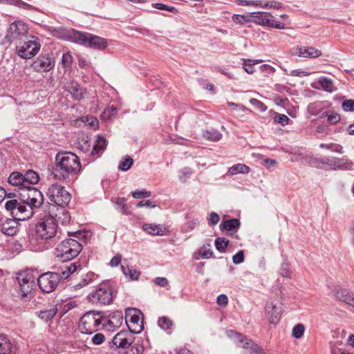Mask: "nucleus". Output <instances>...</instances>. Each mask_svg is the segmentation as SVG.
<instances>
[{
    "label": "nucleus",
    "mask_w": 354,
    "mask_h": 354,
    "mask_svg": "<svg viewBox=\"0 0 354 354\" xmlns=\"http://www.w3.org/2000/svg\"><path fill=\"white\" fill-rule=\"evenodd\" d=\"M73 61V58L69 52L64 53L62 57V65L64 68H70Z\"/></svg>",
    "instance_id": "09e8293b"
},
{
    "label": "nucleus",
    "mask_w": 354,
    "mask_h": 354,
    "mask_svg": "<svg viewBox=\"0 0 354 354\" xmlns=\"http://www.w3.org/2000/svg\"><path fill=\"white\" fill-rule=\"evenodd\" d=\"M57 221L50 214L44 215L35 225L36 236L41 241L53 239L57 236Z\"/></svg>",
    "instance_id": "7ed1b4c3"
},
{
    "label": "nucleus",
    "mask_w": 354,
    "mask_h": 354,
    "mask_svg": "<svg viewBox=\"0 0 354 354\" xmlns=\"http://www.w3.org/2000/svg\"><path fill=\"white\" fill-rule=\"evenodd\" d=\"M134 333L129 330H122L113 338V344L118 348H128L135 340Z\"/></svg>",
    "instance_id": "a211bd4d"
},
{
    "label": "nucleus",
    "mask_w": 354,
    "mask_h": 354,
    "mask_svg": "<svg viewBox=\"0 0 354 354\" xmlns=\"http://www.w3.org/2000/svg\"><path fill=\"white\" fill-rule=\"evenodd\" d=\"M240 222L237 218H232L225 221L220 225L221 228H223L228 231H232L239 227Z\"/></svg>",
    "instance_id": "f704fd0d"
},
{
    "label": "nucleus",
    "mask_w": 354,
    "mask_h": 354,
    "mask_svg": "<svg viewBox=\"0 0 354 354\" xmlns=\"http://www.w3.org/2000/svg\"><path fill=\"white\" fill-rule=\"evenodd\" d=\"M19 193L20 201L31 206V207L38 208L44 202L42 193L35 187L24 188Z\"/></svg>",
    "instance_id": "9d476101"
},
{
    "label": "nucleus",
    "mask_w": 354,
    "mask_h": 354,
    "mask_svg": "<svg viewBox=\"0 0 354 354\" xmlns=\"http://www.w3.org/2000/svg\"><path fill=\"white\" fill-rule=\"evenodd\" d=\"M193 171L189 167H184L180 170V174L178 178L181 183H185L187 180L191 176Z\"/></svg>",
    "instance_id": "864d4df0"
},
{
    "label": "nucleus",
    "mask_w": 354,
    "mask_h": 354,
    "mask_svg": "<svg viewBox=\"0 0 354 354\" xmlns=\"http://www.w3.org/2000/svg\"><path fill=\"white\" fill-rule=\"evenodd\" d=\"M4 3L22 8L26 10H32L33 8L32 6L21 0H5Z\"/></svg>",
    "instance_id": "a19ab883"
},
{
    "label": "nucleus",
    "mask_w": 354,
    "mask_h": 354,
    "mask_svg": "<svg viewBox=\"0 0 354 354\" xmlns=\"http://www.w3.org/2000/svg\"><path fill=\"white\" fill-rule=\"evenodd\" d=\"M131 195L134 198H147L151 195V192L150 191L147 190H136L135 192H131Z\"/></svg>",
    "instance_id": "bf43d9fd"
},
{
    "label": "nucleus",
    "mask_w": 354,
    "mask_h": 354,
    "mask_svg": "<svg viewBox=\"0 0 354 354\" xmlns=\"http://www.w3.org/2000/svg\"><path fill=\"white\" fill-rule=\"evenodd\" d=\"M40 47L38 38L30 36L27 41L16 46V51L21 58L30 59L39 52Z\"/></svg>",
    "instance_id": "1a4fd4ad"
},
{
    "label": "nucleus",
    "mask_w": 354,
    "mask_h": 354,
    "mask_svg": "<svg viewBox=\"0 0 354 354\" xmlns=\"http://www.w3.org/2000/svg\"><path fill=\"white\" fill-rule=\"evenodd\" d=\"M88 299L93 304H109L113 299L112 290L109 285L102 283L88 295Z\"/></svg>",
    "instance_id": "6e6552de"
},
{
    "label": "nucleus",
    "mask_w": 354,
    "mask_h": 354,
    "mask_svg": "<svg viewBox=\"0 0 354 354\" xmlns=\"http://www.w3.org/2000/svg\"><path fill=\"white\" fill-rule=\"evenodd\" d=\"M106 147V140L104 138L98 136L95 142L91 151V155H99L102 153Z\"/></svg>",
    "instance_id": "c756f323"
},
{
    "label": "nucleus",
    "mask_w": 354,
    "mask_h": 354,
    "mask_svg": "<svg viewBox=\"0 0 354 354\" xmlns=\"http://www.w3.org/2000/svg\"><path fill=\"white\" fill-rule=\"evenodd\" d=\"M337 169L351 170L354 169V162L347 158H339Z\"/></svg>",
    "instance_id": "4c0bfd02"
},
{
    "label": "nucleus",
    "mask_w": 354,
    "mask_h": 354,
    "mask_svg": "<svg viewBox=\"0 0 354 354\" xmlns=\"http://www.w3.org/2000/svg\"><path fill=\"white\" fill-rule=\"evenodd\" d=\"M319 83L324 91L328 92L333 91V82L329 78L322 77L319 80Z\"/></svg>",
    "instance_id": "8fccbe9b"
},
{
    "label": "nucleus",
    "mask_w": 354,
    "mask_h": 354,
    "mask_svg": "<svg viewBox=\"0 0 354 354\" xmlns=\"http://www.w3.org/2000/svg\"><path fill=\"white\" fill-rule=\"evenodd\" d=\"M260 60L246 59L243 62V68L248 74H252L254 72L253 66L256 64L259 63Z\"/></svg>",
    "instance_id": "de8ad7c7"
},
{
    "label": "nucleus",
    "mask_w": 354,
    "mask_h": 354,
    "mask_svg": "<svg viewBox=\"0 0 354 354\" xmlns=\"http://www.w3.org/2000/svg\"><path fill=\"white\" fill-rule=\"evenodd\" d=\"M297 55L305 58H317L322 55L320 50L313 46H300L297 48Z\"/></svg>",
    "instance_id": "5701e85b"
},
{
    "label": "nucleus",
    "mask_w": 354,
    "mask_h": 354,
    "mask_svg": "<svg viewBox=\"0 0 354 354\" xmlns=\"http://www.w3.org/2000/svg\"><path fill=\"white\" fill-rule=\"evenodd\" d=\"M122 322V314L121 312L114 313L111 315L109 324L113 327H118Z\"/></svg>",
    "instance_id": "58836bf2"
},
{
    "label": "nucleus",
    "mask_w": 354,
    "mask_h": 354,
    "mask_svg": "<svg viewBox=\"0 0 354 354\" xmlns=\"http://www.w3.org/2000/svg\"><path fill=\"white\" fill-rule=\"evenodd\" d=\"M244 261V252L243 250L239 251L232 257V261L234 264H240Z\"/></svg>",
    "instance_id": "0e129e2a"
},
{
    "label": "nucleus",
    "mask_w": 354,
    "mask_h": 354,
    "mask_svg": "<svg viewBox=\"0 0 354 354\" xmlns=\"http://www.w3.org/2000/svg\"><path fill=\"white\" fill-rule=\"evenodd\" d=\"M62 37L68 41L97 50H104L107 46V41L105 39L73 29L65 30Z\"/></svg>",
    "instance_id": "f03ea898"
},
{
    "label": "nucleus",
    "mask_w": 354,
    "mask_h": 354,
    "mask_svg": "<svg viewBox=\"0 0 354 354\" xmlns=\"http://www.w3.org/2000/svg\"><path fill=\"white\" fill-rule=\"evenodd\" d=\"M280 274L283 277L289 278L291 276V272L290 270L289 263L287 262H283L280 268Z\"/></svg>",
    "instance_id": "13d9d810"
},
{
    "label": "nucleus",
    "mask_w": 354,
    "mask_h": 354,
    "mask_svg": "<svg viewBox=\"0 0 354 354\" xmlns=\"http://www.w3.org/2000/svg\"><path fill=\"white\" fill-rule=\"evenodd\" d=\"M142 228L145 232L151 235L162 236L165 234V229L162 228L160 225L145 224Z\"/></svg>",
    "instance_id": "c85d7f7f"
},
{
    "label": "nucleus",
    "mask_w": 354,
    "mask_h": 354,
    "mask_svg": "<svg viewBox=\"0 0 354 354\" xmlns=\"http://www.w3.org/2000/svg\"><path fill=\"white\" fill-rule=\"evenodd\" d=\"M237 340L242 344V347L250 349V354H263L261 348L250 339L243 337L240 333H236ZM244 354H248L245 353Z\"/></svg>",
    "instance_id": "412c9836"
},
{
    "label": "nucleus",
    "mask_w": 354,
    "mask_h": 354,
    "mask_svg": "<svg viewBox=\"0 0 354 354\" xmlns=\"http://www.w3.org/2000/svg\"><path fill=\"white\" fill-rule=\"evenodd\" d=\"M203 137L209 141L218 142L222 138L223 135L218 130L212 129L204 131Z\"/></svg>",
    "instance_id": "2f4dec72"
},
{
    "label": "nucleus",
    "mask_w": 354,
    "mask_h": 354,
    "mask_svg": "<svg viewBox=\"0 0 354 354\" xmlns=\"http://www.w3.org/2000/svg\"><path fill=\"white\" fill-rule=\"evenodd\" d=\"M94 277L95 274L92 272H89L83 276L78 283L74 284L73 287L75 289L82 288L89 284L93 281Z\"/></svg>",
    "instance_id": "72a5a7b5"
},
{
    "label": "nucleus",
    "mask_w": 354,
    "mask_h": 354,
    "mask_svg": "<svg viewBox=\"0 0 354 354\" xmlns=\"http://www.w3.org/2000/svg\"><path fill=\"white\" fill-rule=\"evenodd\" d=\"M250 171V167L244 164H236L232 166L228 169V173L231 175L237 174H248Z\"/></svg>",
    "instance_id": "473e14b6"
},
{
    "label": "nucleus",
    "mask_w": 354,
    "mask_h": 354,
    "mask_svg": "<svg viewBox=\"0 0 354 354\" xmlns=\"http://www.w3.org/2000/svg\"><path fill=\"white\" fill-rule=\"evenodd\" d=\"M80 264L77 266L76 263H71L70 266H65L63 268L60 269V270H58L57 272H55L57 274L59 277V282L61 280L66 279L68 278V277L75 272L77 267H80Z\"/></svg>",
    "instance_id": "a878e982"
},
{
    "label": "nucleus",
    "mask_w": 354,
    "mask_h": 354,
    "mask_svg": "<svg viewBox=\"0 0 354 354\" xmlns=\"http://www.w3.org/2000/svg\"><path fill=\"white\" fill-rule=\"evenodd\" d=\"M19 285L21 297H25L30 292L35 284V278L31 273L21 272L17 277Z\"/></svg>",
    "instance_id": "f3484780"
},
{
    "label": "nucleus",
    "mask_w": 354,
    "mask_h": 354,
    "mask_svg": "<svg viewBox=\"0 0 354 354\" xmlns=\"http://www.w3.org/2000/svg\"><path fill=\"white\" fill-rule=\"evenodd\" d=\"M57 309L56 307H53L48 310H40L36 313L37 315L44 322H48L52 319L57 314Z\"/></svg>",
    "instance_id": "7c9ffc66"
},
{
    "label": "nucleus",
    "mask_w": 354,
    "mask_h": 354,
    "mask_svg": "<svg viewBox=\"0 0 354 354\" xmlns=\"http://www.w3.org/2000/svg\"><path fill=\"white\" fill-rule=\"evenodd\" d=\"M5 207L6 210L11 212L14 218L19 221L29 219L34 214L33 208L20 200L19 201L16 199L8 201Z\"/></svg>",
    "instance_id": "423d86ee"
},
{
    "label": "nucleus",
    "mask_w": 354,
    "mask_h": 354,
    "mask_svg": "<svg viewBox=\"0 0 354 354\" xmlns=\"http://www.w3.org/2000/svg\"><path fill=\"white\" fill-rule=\"evenodd\" d=\"M126 322L129 330L138 334L144 328L143 315L140 310L136 308H129L126 312Z\"/></svg>",
    "instance_id": "f8f14e48"
},
{
    "label": "nucleus",
    "mask_w": 354,
    "mask_h": 354,
    "mask_svg": "<svg viewBox=\"0 0 354 354\" xmlns=\"http://www.w3.org/2000/svg\"><path fill=\"white\" fill-rule=\"evenodd\" d=\"M80 243L73 239L62 241L55 248V255L61 261H68L75 258L82 251Z\"/></svg>",
    "instance_id": "20e7f679"
},
{
    "label": "nucleus",
    "mask_w": 354,
    "mask_h": 354,
    "mask_svg": "<svg viewBox=\"0 0 354 354\" xmlns=\"http://www.w3.org/2000/svg\"><path fill=\"white\" fill-rule=\"evenodd\" d=\"M58 221H59L63 225L68 223L71 221V216L68 211L64 209H61L59 214H56Z\"/></svg>",
    "instance_id": "3c124183"
},
{
    "label": "nucleus",
    "mask_w": 354,
    "mask_h": 354,
    "mask_svg": "<svg viewBox=\"0 0 354 354\" xmlns=\"http://www.w3.org/2000/svg\"><path fill=\"white\" fill-rule=\"evenodd\" d=\"M335 296L339 301L345 303L352 307L354 304V292L344 288L335 290Z\"/></svg>",
    "instance_id": "b1692460"
},
{
    "label": "nucleus",
    "mask_w": 354,
    "mask_h": 354,
    "mask_svg": "<svg viewBox=\"0 0 354 354\" xmlns=\"http://www.w3.org/2000/svg\"><path fill=\"white\" fill-rule=\"evenodd\" d=\"M105 340V337L102 333H97L92 337V342L94 344L99 345L103 343Z\"/></svg>",
    "instance_id": "338daca9"
},
{
    "label": "nucleus",
    "mask_w": 354,
    "mask_h": 354,
    "mask_svg": "<svg viewBox=\"0 0 354 354\" xmlns=\"http://www.w3.org/2000/svg\"><path fill=\"white\" fill-rule=\"evenodd\" d=\"M200 253L203 258H205V259L210 258L213 254V252L211 250V245L210 244L204 245L203 246V248H201V250H200Z\"/></svg>",
    "instance_id": "4d7b16f0"
},
{
    "label": "nucleus",
    "mask_w": 354,
    "mask_h": 354,
    "mask_svg": "<svg viewBox=\"0 0 354 354\" xmlns=\"http://www.w3.org/2000/svg\"><path fill=\"white\" fill-rule=\"evenodd\" d=\"M102 315L100 312L89 311L81 317L79 330L84 334H92L98 330L102 324Z\"/></svg>",
    "instance_id": "0eeeda50"
},
{
    "label": "nucleus",
    "mask_w": 354,
    "mask_h": 354,
    "mask_svg": "<svg viewBox=\"0 0 354 354\" xmlns=\"http://www.w3.org/2000/svg\"><path fill=\"white\" fill-rule=\"evenodd\" d=\"M263 6H264V8H266V9H270V8L279 9L283 7V4H282V3H281L279 1H267L263 4Z\"/></svg>",
    "instance_id": "680f3d73"
},
{
    "label": "nucleus",
    "mask_w": 354,
    "mask_h": 354,
    "mask_svg": "<svg viewBox=\"0 0 354 354\" xmlns=\"http://www.w3.org/2000/svg\"><path fill=\"white\" fill-rule=\"evenodd\" d=\"M220 221L218 214L216 212H212L210 213L208 217V223L211 226L216 225Z\"/></svg>",
    "instance_id": "e2e57ef3"
},
{
    "label": "nucleus",
    "mask_w": 354,
    "mask_h": 354,
    "mask_svg": "<svg viewBox=\"0 0 354 354\" xmlns=\"http://www.w3.org/2000/svg\"><path fill=\"white\" fill-rule=\"evenodd\" d=\"M158 326L164 330H167L171 328L173 325L172 321L167 317H162L158 321Z\"/></svg>",
    "instance_id": "79ce46f5"
},
{
    "label": "nucleus",
    "mask_w": 354,
    "mask_h": 354,
    "mask_svg": "<svg viewBox=\"0 0 354 354\" xmlns=\"http://www.w3.org/2000/svg\"><path fill=\"white\" fill-rule=\"evenodd\" d=\"M55 160L53 175L57 179H66L71 175L77 174L81 170L80 160L75 153H59L57 154Z\"/></svg>",
    "instance_id": "f257e3e1"
},
{
    "label": "nucleus",
    "mask_w": 354,
    "mask_h": 354,
    "mask_svg": "<svg viewBox=\"0 0 354 354\" xmlns=\"http://www.w3.org/2000/svg\"><path fill=\"white\" fill-rule=\"evenodd\" d=\"M199 225V221L198 219H194L187 221L182 226V232H189L195 229Z\"/></svg>",
    "instance_id": "a18cd8bd"
},
{
    "label": "nucleus",
    "mask_w": 354,
    "mask_h": 354,
    "mask_svg": "<svg viewBox=\"0 0 354 354\" xmlns=\"http://www.w3.org/2000/svg\"><path fill=\"white\" fill-rule=\"evenodd\" d=\"M8 183L13 186L19 187L21 190L25 188L24 174L19 172H12L8 178Z\"/></svg>",
    "instance_id": "cd10ccee"
},
{
    "label": "nucleus",
    "mask_w": 354,
    "mask_h": 354,
    "mask_svg": "<svg viewBox=\"0 0 354 354\" xmlns=\"http://www.w3.org/2000/svg\"><path fill=\"white\" fill-rule=\"evenodd\" d=\"M152 7L161 10H167L174 14H178V10L174 6H169L162 3H155L152 4Z\"/></svg>",
    "instance_id": "37998d69"
},
{
    "label": "nucleus",
    "mask_w": 354,
    "mask_h": 354,
    "mask_svg": "<svg viewBox=\"0 0 354 354\" xmlns=\"http://www.w3.org/2000/svg\"><path fill=\"white\" fill-rule=\"evenodd\" d=\"M133 159L129 156H127L124 160H122L120 164H119V166H118V169L122 170V171H127L129 170L131 167L133 165Z\"/></svg>",
    "instance_id": "c03bdc74"
},
{
    "label": "nucleus",
    "mask_w": 354,
    "mask_h": 354,
    "mask_svg": "<svg viewBox=\"0 0 354 354\" xmlns=\"http://www.w3.org/2000/svg\"><path fill=\"white\" fill-rule=\"evenodd\" d=\"M274 121L282 126H285L288 124L290 119L284 114L277 113L274 118Z\"/></svg>",
    "instance_id": "6e6d98bb"
},
{
    "label": "nucleus",
    "mask_w": 354,
    "mask_h": 354,
    "mask_svg": "<svg viewBox=\"0 0 354 354\" xmlns=\"http://www.w3.org/2000/svg\"><path fill=\"white\" fill-rule=\"evenodd\" d=\"M305 327L302 324H296L292 330V335L296 339L301 338L304 333Z\"/></svg>",
    "instance_id": "49530a36"
},
{
    "label": "nucleus",
    "mask_w": 354,
    "mask_h": 354,
    "mask_svg": "<svg viewBox=\"0 0 354 354\" xmlns=\"http://www.w3.org/2000/svg\"><path fill=\"white\" fill-rule=\"evenodd\" d=\"M250 103L257 109L261 112H264L267 110V106L261 101L255 98H251Z\"/></svg>",
    "instance_id": "5fc2aeb1"
},
{
    "label": "nucleus",
    "mask_w": 354,
    "mask_h": 354,
    "mask_svg": "<svg viewBox=\"0 0 354 354\" xmlns=\"http://www.w3.org/2000/svg\"><path fill=\"white\" fill-rule=\"evenodd\" d=\"M342 108L345 111H354V100H347L344 101Z\"/></svg>",
    "instance_id": "69168bd1"
},
{
    "label": "nucleus",
    "mask_w": 354,
    "mask_h": 354,
    "mask_svg": "<svg viewBox=\"0 0 354 354\" xmlns=\"http://www.w3.org/2000/svg\"><path fill=\"white\" fill-rule=\"evenodd\" d=\"M37 283L43 292L49 293L57 287L59 283V277L54 272H46L39 277Z\"/></svg>",
    "instance_id": "4468645a"
},
{
    "label": "nucleus",
    "mask_w": 354,
    "mask_h": 354,
    "mask_svg": "<svg viewBox=\"0 0 354 354\" xmlns=\"http://www.w3.org/2000/svg\"><path fill=\"white\" fill-rule=\"evenodd\" d=\"M55 59L51 54L40 55L32 63V68L38 73H46L55 66Z\"/></svg>",
    "instance_id": "2eb2a0df"
},
{
    "label": "nucleus",
    "mask_w": 354,
    "mask_h": 354,
    "mask_svg": "<svg viewBox=\"0 0 354 354\" xmlns=\"http://www.w3.org/2000/svg\"><path fill=\"white\" fill-rule=\"evenodd\" d=\"M46 196L50 202L62 207L67 206L71 199V194L58 183H53L48 187Z\"/></svg>",
    "instance_id": "39448f33"
},
{
    "label": "nucleus",
    "mask_w": 354,
    "mask_h": 354,
    "mask_svg": "<svg viewBox=\"0 0 354 354\" xmlns=\"http://www.w3.org/2000/svg\"><path fill=\"white\" fill-rule=\"evenodd\" d=\"M28 26L22 21H15L11 23L7 30L6 39L9 42L21 40L28 34Z\"/></svg>",
    "instance_id": "ddd939ff"
},
{
    "label": "nucleus",
    "mask_w": 354,
    "mask_h": 354,
    "mask_svg": "<svg viewBox=\"0 0 354 354\" xmlns=\"http://www.w3.org/2000/svg\"><path fill=\"white\" fill-rule=\"evenodd\" d=\"M121 270L125 276H129L132 280H137L140 274V271L129 266H121Z\"/></svg>",
    "instance_id": "c9c22d12"
},
{
    "label": "nucleus",
    "mask_w": 354,
    "mask_h": 354,
    "mask_svg": "<svg viewBox=\"0 0 354 354\" xmlns=\"http://www.w3.org/2000/svg\"><path fill=\"white\" fill-rule=\"evenodd\" d=\"M17 218H6L0 226L1 232L8 236H14L18 232L19 222Z\"/></svg>",
    "instance_id": "aec40b11"
},
{
    "label": "nucleus",
    "mask_w": 354,
    "mask_h": 354,
    "mask_svg": "<svg viewBox=\"0 0 354 354\" xmlns=\"http://www.w3.org/2000/svg\"><path fill=\"white\" fill-rule=\"evenodd\" d=\"M66 90L70 93L72 97L75 100H81L87 97V91L81 87L77 82L71 81L66 85Z\"/></svg>",
    "instance_id": "6ab92c4d"
},
{
    "label": "nucleus",
    "mask_w": 354,
    "mask_h": 354,
    "mask_svg": "<svg viewBox=\"0 0 354 354\" xmlns=\"http://www.w3.org/2000/svg\"><path fill=\"white\" fill-rule=\"evenodd\" d=\"M17 350L15 344L3 334L0 335V354H15Z\"/></svg>",
    "instance_id": "4be33fe9"
},
{
    "label": "nucleus",
    "mask_w": 354,
    "mask_h": 354,
    "mask_svg": "<svg viewBox=\"0 0 354 354\" xmlns=\"http://www.w3.org/2000/svg\"><path fill=\"white\" fill-rule=\"evenodd\" d=\"M217 304L221 306H225L227 304L228 298L225 294L219 295L216 299Z\"/></svg>",
    "instance_id": "774afa93"
},
{
    "label": "nucleus",
    "mask_w": 354,
    "mask_h": 354,
    "mask_svg": "<svg viewBox=\"0 0 354 354\" xmlns=\"http://www.w3.org/2000/svg\"><path fill=\"white\" fill-rule=\"evenodd\" d=\"M339 158L324 157L318 160L317 167L323 169H337Z\"/></svg>",
    "instance_id": "393cba45"
},
{
    "label": "nucleus",
    "mask_w": 354,
    "mask_h": 354,
    "mask_svg": "<svg viewBox=\"0 0 354 354\" xmlns=\"http://www.w3.org/2000/svg\"><path fill=\"white\" fill-rule=\"evenodd\" d=\"M116 205L118 209H119L122 214H128L129 213L127 205L124 203V198H118L116 201Z\"/></svg>",
    "instance_id": "052dcab7"
},
{
    "label": "nucleus",
    "mask_w": 354,
    "mask_h": 354,
    "mask_svg": "<svg viewBox=\"0 0 354 354\" xmlns=\"http://www.w3.org/2000/svg\"><path fill=\"white\" fill-rule=\"evenodd\" d=\"M232 20L234 22L238 24H245L252 21L248 15H234L232 16Z\"/></svg>",
    "instance_id": "603ef678"
},
{
    "label": "nucleus",
    "mask_w": 354,
    "mask_h": 354,
    "mask_svg": "<svg viewBox=\"0 0 354 354\" xmlns=\"http://www.w3.org/2000/svg\"><path fill=\"white\" fill-rule=\"evenodd\" d=\"M282 314V307L272 299L268 300L265 305V316L267 320L272 324H277Z\"/></svg>",
    "instance_id": "dca6fc26"
},
{
    "label": "nucleus",
    "mask_w": 354,
    "mask_h": 354,
    "mask_svg": "<svg viewBox=\"0 0 354 354\" xmlns=\"http://www.w3.org/2000/svg\"><path fill=\"white\" fill-rule=\"evenodd\" d=\"M250 17H253L252 21L260 26L274 28L277 29H285L283 23L277 21L270 13L266 12H254L250 13Z\"/></svg>",
    "instance_id": "9b49d317"
},
{
    "label": "nucleus",
    "mask_w": 354,
    "mask_h": 354,
    "mask_svg": "<svg viewBox=\"0 0 354 354\" xmlns=\"http://www.w3.org/2000/svg\"><path fill=\"white\" fill-rule=\"evenodd\" d=\"M229 243V241L223 237H218L216 239L214 244L216 250L220 252H225V249L227 248Z\"/></svg>",
    "instance_id": "ea45409f"
},
{
    "label": "nucleus",
    "mask_w": 354,
    "mask_h": 354,
    "mask_svg": "<svg viewBox=\"0 0 354 354\" xmlns=\"http://www.w3.org/2000/svg\"><path fill=\"white\" fill-rule=\"evenodd\" d=\"M25 188L32 187V185H36L39 180V176L37 173L33 170L27 171L24 174Z\"/></svg>",
    "instance_id": "bb28decb"
},
{
    "label": "nucleus",
    "mask_w": 354,
    "mask_h": 354,
    "mask_svg": "<svg viewBox=\"0 0 354 354\" xmlns=\"http://www.w3.org/2000/svg\"><path fill=\"white\" fill-rule=\"evenodd\" d=\"M319 147L340 154L343 153L344 152L342 146L336 143H321L319 145Z\"/></svg>",
    "instance_id": "e433bc0d"
}]
</instances>
